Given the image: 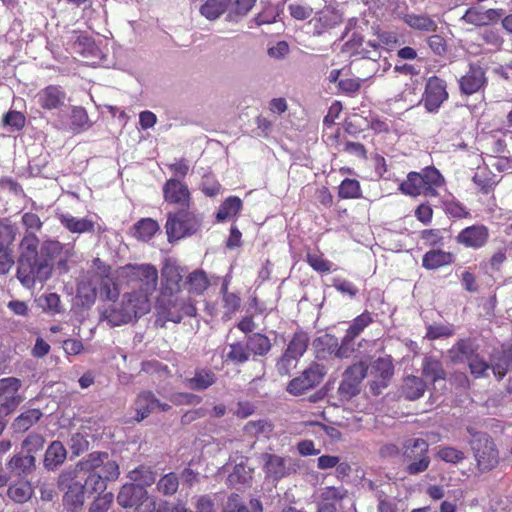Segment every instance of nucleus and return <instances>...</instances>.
<instances>
[{"label": "nucleus", "instance_id": "obj_1", "mask_svg": "<svg viewBox=\"0 0 512 512\" xmlns=\"http://www.w3.org/2000/svg\"><path fill=\"white\" fill-rule=\"evenodd\" d=\"M117 276L131 291L123 294L119 306L106 311L105 318L111 326H120L147 314L158 285V270L152 264H128L118 269Z\"/></svg>", "mask_w": 512, "mask_h": 512}, {"label": "nucleus", "instance_id": "obj_2", "mask_svg": "<svg viewBox=\"0 0 512 512\" xmlns=\"http://www.w3.org/2000/svg\"><path fill=\"white\" fill-rule=\"evenodd\" d=\"M84 475L83 485L88 493H103L106 482L116 480L120 474L116 461L107 453L92 452L75 466Z\"/></svg>", "mask_w": 512, "mask_h": 512}, {"label": "nucleus", "instance_id": "obj_3", "mask_svg": "<svg viewBox=\"0 0 512 512\" xmlns=\"http://www.w3.org/2000/svg\"><path fill=\"white\" fill-rule=\"evenodd\" d=\"M110 270V266L101 259L94 258L78 284L79 296L90 303L95 301L98 294L102 299L115 300L119 295V287L110 277Z\"/></svg>", "mask_w": 512, "mask_h": 512}, {"label": "nucleus", "instance_id": "obj_4", "mask_svg": "<svg viewBox=\"0 0 512 512\" xmlns=\"http://www.w3.org/2000/svg\"><path fill=\"white\" fill-rule=\"evenodd\" d=\"M444 184V178L434 167H426L422 172H410L403 181L399 190L409 196L425 195L433 197L437 195L436 189Z\"/></svg>", "mask_w": 512, "mask_h": 512}, {"label": "nucleus", "instance_id": "obj_5", "mask_svg": "<svg viewBox=\"0 0 512 512\" xmlns=\"http://www.w3.org/2000/svg\"><path fill=\"white\" fill-rule=\"evenodd\" d=\"M196 307L190 298L175 297L166 300L161 297L157 304V318L155 323L164 327L166 322L180 323L185 316L194 317Z\"/></svg>", "mask_w": 512, "mask_h": 512}, {"label": "nucleus", "instance_id": "obj_6", "mask_svg": "<svg viewBox=\"0 0 512 512\" xmlns=\"http://www.w3.org/2000/svg\"><path fill=\"white\" fill-rule=\"evenodd\" d=\"M200 221L198 215L190 209H179L176 213H169L165 226L169 242L196 233Z\"/></svg>", "mask_w": 512, "mask_h": 512}, {"label": "nucleus", "instance_id": "obj_7", "mask_svg": "<svg viewBox=\"0 0 512 512\" xmlns=\"http://www.w3.org/2000/svg\"><path fill=\"white\" fill-rule=\"evenodd\" d=\"M84 475H80L75 468L62 472L59 476V487L65 491L64 503L71 511L80 508L85 500L87 492L83 485Z\"/></svg>", "mask_w": 512, "mask_h": 512}, {"label": "nucleus", "instance_id": "obj_8", "mask_svg": "<svg viewBox=\"0 0 512 512\" xmlns=\"http://www.w3.org/2000/svg\"><path fill=\"white\" fill-rule=\"evenodd\" d=\"M52 274V264L39 257L30 260H19L17 278L26 288H32L36 283H43Z\"/></svg>", "mask_w": 512, "mask_h": 512}, {"label": "nucleus", "instance_id": "obj_9", "mask_svg": "<svg viewBox=\"0 0 512 512\" xmlns=\"http://www.w3.org/2000/svg\"><path fill=\"white\" fill-rule=\"evenodd\" d=\"M470 445L479 469L490 470L498 464V451L490 437L485 434L476 435Z\"/></svg>", "mask_w": 512, "mask_h": 512}, {"label": "nucleus", "instance_id": "obj_10", "mask_svg": "<svg viewBox=\"0 0 512 512\" xmlns=\"http://www.w3.org/2000/svg\"><path fill=\"white\" fill-rule=\"evenodd\" d=\"M74 245L62 244L56 240H46L40 247V259L48 260L52 265L57 261V267L61 272L68 271V261L74 256Z\"/></svg>", "mask_w": 512, "mask_h": 512}, {"label": "nucleus", "instance_id": "obj_11", "mask_svg": "<svg viewBox=\"0 0 512 512\" xmlns=\"http://www.w3.org/2000/svg\"><path fill=\"white\" fill-rule=\"evenodd\" d=\"M428 443L424 439H409L405 443L404 456L411 463L407 467L409 474H418L425 471L430 463L427 456Z\"/></svg>", "mask_w": 512, "mask_h": 512}, {"label": "nucleus", "instance_id": "obj_12", "mask_svg": "<svg viewBox=\"0 0 512 512\" xmlns=\"http://www.w3.org/2000/svg\"><path fill=\"white\" fill-rule=\"evenodd\" d=\"M22 386L20 379L15 377H7L0 379V412L9 414L23 401V397L19 394Z\"/></svg>", "mask_w": 512, "mask_h": 512}, {"label": "nucleus", "instance_id": "obj_13", "mask_svg": "<svg viewBox=\"0 0 512 512\" xmlns=\"http://www.w3.org/2000/svg\"><path fill=\"white\" fill-rule=\"evenodd\" d=\"M489 229L482 224L468 226L456 236V242L466 248L481 249L489 240Z\"/></svg>", "mask_w": 512, "mask_h": 512}, {"label": "nucleus", "instance_id": "obj_14", "mask_svg": "<svg viewBox=\"0 0 512 512\" xmlns=\"http://www.w3.org/2000/svg\"><path fill=\"white\" fill-rule=\"evenodd\" d=\"M164 200L170 204L179 206L180 209H190V192L180 180L171 178L163 186Z\"/></svg>", "mask_w": 512, "mask_h": 512}, {"label": "nucleus", "instance_id": "obj_15", "mask_svg": "<svg viewBox=\"0 0 512 512\" xmlns=\"http://www.w3.org/2000/svg\"><path fill=\"white\" fill-rule=\"evenodd\" d=\"M368 367L365 363L359 362L350 366L343 375L339 386V392L344 397H351L358 392L359 384L365 378Z\"/></svg>", "mask_w": 512, "mask_h": 512}, {"label": "nucleus", "instance_id": "obj_16", "mask_svg": "<svg viewBox=\"0 0 512 512\" xmlns=\"http://www.w3.org/2000/svg\"><path fill=\"white\" fill-rule=\"evenodd\" d=\"M448 97L445 82L437 77H431L427 81L424 106L429 112H435Z\"/></svg>", "mask_w": 512, "mask_h": 512}, {"label": "nucleus", "instance_id": "obj_17", "mask_svg": "<svg viewBox=\"0 0 512 512\" xmlns=\"http://www.w3.org/2000/svg\"><path fill=\"white\" fill-rule=\"evenodd\" d=\"M471 374L476 378L485 377L488 375V371L491 369L493 374L498 380H501L509 371V363L506 358H503L498 363L490 366L482 357L477 353L470 358L468 362Z\"/></svg>", "mask_w": 512, "mask_h": 512}, {"label": "nucleus", "instance_id": "obj_18", "mask_svg": "<svg viewBox=\"0 0 512 512\" xmlns=\"http://www.w3.org/2000/svg\"><path fill=\"white\" fill-rule=\"evenodd\" d=\"M183 279L182 270L171 262H166L161 271V294L173 297L180 291Z\"/></svg>", "mask_w": 512, "mask_h": 512}, {"label": "nucleus", "instance_id": "obj_19", "mask_svg": "<svg viewBox=\"0 0 512 512\" xmlns=\"http://www.w3.org/2000/svg\"><path fill=\"white\" fill-rule=\"evenodd\" d=\"M264 461V471L267 477L274 480H279L295 471L293 460L291 458L265 454Z\"/></svg>", "mask_w": 512, "mask_h": 512}, {"label": "nucleus", "instance_id": "obj_20", "mask_svg": "<svg viewBox=\"0 0 512 512\" xmlns=\"http://www.w3.org/2000/svg\"><path fill=\"white\" fill-rule=\"evenodd\" d=\"M66 99V94L60 86L49 85L35 95L36 103L45 110L60 108Z\"/></svg>", "mask_w": 512, "mask_h": 512}, {"label": "nucleus", "instance_id": "obj_21", "mask_svg": "<svg viewBox=\"0 0 512 512\" xmlns=\"http://www.w3.org/2000/svg\"><path fill=\"white\" fill-rule=\"evenodd\" d=\"M57 218L70 233L83 234L95 231V221L90 217L78 218L70 213H59Z\"/></svg>", "mask_w": 512, "mask_h": 512}, {"label": "nucleus", "instance_id": "obj_22", "mask_svg": "<svg viewBox=\"0 0 512 512\" xmlns=\"http://www.w3.org/2000/svg\"><path fill=\"white\" fill-rule=\"evenodd\" d=\"M134 407L137 414L136 420L141 421L152 411L156 409L166 411L170 406L166 403H161L151 392H142L138 395Z\"/></svg>", "mask_w": 512, "mask_h": 512}, {"label": "nucleus", "instance_id": "obj_23", "mask_svg": "<svg viewBox=\"0 0 512 512\" xmlns=\"http://www.w3.org/2000/svg\"><path fill=\"white\" fill-rule=\"evenodd\" d=\"M146 499H148L147 491L135 484L123 485L117 496L118 504L124 508L138 506Z\"/></svg>", "mask_w": 512, "mask_h": 512}, {"label": "nucleus", "instance_id": "obj_24", "mask_svg": "<svg viewBox=\"0 0 512 512\" xmlns=\"http://www.w3.org/2000/svg\"><path fill=\"white\" fill-rule=\"evenodd\" d=\"M461 91L471 95L479 91L485 84L486 78L484 70L479 66H470L469 71L460 79Z\"/></svg>", "mask_w": 512, "mask_h": 512}, {"label": "nucleus", "instance_id": "obj_25", "mask_svg": "<svg viewBox=\"0 0 512 512\" xmlns=\"http://www.w3.org/2000/svg\"><path fill=\"white\" fill-rule=\"evenodd\" d=\"M454 261L453 253L441 249H432L423 255L422 266L428 270H437L452 264Z\"/></svg>", "mask_w": 512, "mask_h": 512}, {"label": "nucleus", "instance_id": "obj_26", "mask_svg": "<svg viewBox=\"0 0 512 512\" xmlns=\"http://www.w3.org/2000/svg\"><path fill=\"white\" fill-rule=\"evenodd\" d=\"M394 372V367L392 364V359L389 356L380 357L375 360L371 366V375L374 377V383L381 387H385L387 385V380H389Z\"/></svg>", "mask_w": 512, "mask_h": 512}, {"label": "nucleus", "instance_id": "obj_27", "mask_svg": "<svg viewBox=\"0 0 512 512\" xmlns=\"http://www.w3.org/2000/svg\"><path fill=\"white\" fill-rule=\"evenodd\" d=\"M353 341L354 339L348 338L346 334L340 346H338L337 339L331 335H324L316 340L318 344L326 345L329 349L333 348L331 352H334L335 356L338 358H348L351 356L354 351Z\"/></svg>", "mask_w": 512, "mask_h": 512}, {"label": "nucleus", "instance_id": "obj_28", "mask_svg": "<svg viewBox=\"0 0 512 512\" xmlns=\"http://www.w3.org/2000/svg\"><path fill=\"white\" fill-rule=\"evenodd\" d=\"M75 50L84 58L91 60L92 64L98 63L103 58V53L95 41L86 36L78 38L75 43Z\"/></svg>", "mask_w": 512, "mask_h": 512}, {"label": "nucleus", "instance_id": "obj_29", "mask_svg": "<svg viewBox=\"0 0 512 512\" xmlns=\"http://www.w3.org/2000/svg\"><path fill=\"white\" fill-rule=\"evenodd\" d=\"M250 359L246 343L236 342L229 344L223 353L225 363L240 365L246 363Z\"/></svg>", "mask_w": 512, "mask_h": 512}, {"label": "nucleus", "instance_id": "obj_30", "mask_svg": "<svg viewBox=\"0 0 512 512\" xmlns=\"http://www.w3.org/2000/svg\"><path fill=\"white\" fill-rule=\"evenodd\" d=\"M67 451L60 441H53L47 448L44 458V466L48 470H54L66 459Z\"/></svg>", "mask_w": 512, "mask_h": 512}, {"label": "nucleus", "instance_id": "obj_31", "mask_svg": "<svg viewBox=\"0 0 512 512\" xmlns=\"http://www.w3.org/2000/svg\"><path fill=\"white\" fill-rule=\"evenodd\" d=\"M246 345L248 351L254 356H265L271 350L272 344L270 339L262 333H253L247 337Z\"/></svg>", "mask_w": 512, "mask_h": 512}, {"label": "nucleus", "instance_id": "obj_32", "mask_svg": "<svg viewBox=\"0 0 512 512\" xmlns=\"http://www.w3.org/2000/svg\"><path fill=\"white\" fill-rule=\"evenodd\" d=\"M216 381V375L211 370L201 369L194 376L185 379V384L192 390H205Z\"/></svg>", "mask_w": 512, "mask_h": 512}, {"label": "nucleus", "instance_id": "obj_33", "mask_svg": "<svg viewBox=\"0 0 512 512\" xmlns=\"http://www.w3.org/2000/svg\"><path fill=\"white\" fill-rule=\"evenodd\" d=\"M448 354L454 363L469 362L475 354V347L472 342L461 340L448 351Z\"/></svg>", "mask_w": 512, "mask_h": 512}, {"label": "nucleus", "instance_id": "obj_34", "mask_svg": "<svg viewBox=\"0 0 512 512\" xmlns=\"http://www.w3.org/2000/svg\"><path fill=\"white\" fill-rule=\"evenodd\" d=\"M231 4L232 0H206L199 11L203 17L213 21L218 19Z\"/></svg>", "mask_w": 512, "mask_h": 512}, {"label": "nucleus", "instance_id": "obj_35", "mask_svg": "<svg viewBox=\"0 0 512 512\" xmlns=\"http://www.w3.org/2000/svg\"><path fill=\"white\" fill-rule=\"evenodd\" d=\"M404 22L412 29L434 32L437 29V23L427 15L408 13L403 17Z\"/></svg>", "mask_w": 512, "mask_h": 512}, {"label": "nucleus", "instance_id": "obj_36", "mask_svg": "<svg viewBox=\"0 0 512 512\" xmlns=\"http://www.w3.org/2000/svg\"><path fill=\"white\" fill-rule=\"evenodd\" d=\"M11 472L21 476L31 473L35 469V457L33 455H15L8 462Z\"/></svg>", "mask_w": 512, "mask_h": 512}, {"label": "nucleus", "instance_id": "obj_37", "mask_svg": "<svg viewBox=\"0 0 512 512\" xmlns=\"http://www.w3.org/2000/svg\"><path fill=\"white\" fill-rule=\"evenodd\" d=\"M425 383L417 376H407L402 385V392L409 400L420 398L425 392Z\"/></svg>", "mask_w": 512, "mask_h": 512}, {"label": "nucleus", "instance_id": "obj_38", "mask_svg": "<svg viewBox=\"0 0 512 512\" xmlns=\"http://www.w3.org/2000/svg\"><path fill=\"white\" fill-rule=\"evenodd\" d=\"M308 344V334L303 331H298L293 335L292 339L289 341L285 352L291 356H295V358L297 359H300L307 350Z\"/></svg>", "mask_w": 512, "mask_h": 512}, {"label": "nucleus", "instance_id": "obj_39", "mask_svg": "<svg viewBox=\"0 0 512 512\" xmlns=\"http://www.w3.org/2000/svg\"><path fill=\"white\" fill-rule=\"evenodd\" d=\"M340 21L338 13L331 10L321 11L317 17L313 19L314 33L322 34L326 29L334 27Z\"/></svg>", "mask_w": 512, "mask_h": 512}, {"label": "nucleus", "instance_id": "obj_40", "mask_svg": "<svg viewBox=\"0 0 512 512\" xmlns=\"http://www.w3.org/2000/svg\"><path fill=\"white\" fill-rule=\"evenodd\" d=\"M38 245L39 240L36 234L25 233L23 239L20 242L19 260H30L38 258Z\"/></svg>", "mask_w": 512, "mask_h": 512}, {"label": "nucleus", "instance_id": "obj_41", "mask_svg": "<svg viewBox=\"0 0 512 512\" xmlns=\"http://www.w3.org/2000/svg\"><path fill=\"white\" fill-rule=\"evenodd\" d=\"M159 230L158 223L151 218H144L134 225V235L138 240L149 241Z\"/></svg>", "mask_w": 512, "mask_h": 512}, {"label": "nucleus", "instance_id": "obj_42", "mask_svg": "<svg viewBox=\"0 0 512 512\" xmlns=\"http://www.w3.org/2000/svg\"><path fill=\"white\" fill-rule=\"evenodd\" d=\"M42 416L39 409H29L20 414L13 422L16 432L23 433L32 427Z\"/></svg>", "mask_w": 512, "mask_h": 512}, {"label": "nucleus", "instance_id": "obj_43", "mask_svg": "<svg viewBox=\"0 0 512 512\" xmlns=\"http://www.w3.org/2000/svg\"><path fill=\"white\" fill-rule=\"evenodd\" d=\"M33 488L28 481H18L8 489V496L16 503H25L33 495Z\"/></svg>", "mask_w": 512, "mask_h": 512}, {"label": "nucleus", "instance_id": "obj_44", "mask_svg": "<svg viewBox=\"0 0 512 512\" xmlns=\"http://www.w3.org/2000/svg\"><path fill=\"white\" fill-rule=\"evenodd\" d=\"M186 285L191 294H202L209 286V280L203 270H195L187 277Z\"/></svg>", "mask_w": 512, "mask_h": 512}, {"label": "nucleus", "instance_id": "obj_45", "mask_svg": "<svg viewBox=\"0 0 512 512\" xmlns=\"http://www.w3.org/2000/svg\"><path fill=\"white\" fill-rule=\"evenodd\" d=\"M241 208V199L236 196H230L219 207L216 218L218 221H224L226 219L232 218L238 214Z\"/></svg>", "mask_w": 512, "mask_h": 512}, {"label": "nucleus", "instance_id": "obj_46", "mask_svg": "<svg viewBox=\"0 0 512 512\" xmlns=\"http://www.w3.org/2000/svg\"><path fill=\"white\" fill-rule=\"evenodd\" d=\"M347 495V491L342 487H334V486H328L325 487L320 495V503L319 504H325L327 503L328 506H334L336 508H339L340 501L344 499Z\"/></svg>", "mask_w": 512, "mask_h": 512}, {"label": "nucleus", "instance_id": "obj_47", "mask_svg": "<svg viewBox=\"0 0 512 512\" xmlns=\"http://www.w3.org/2000/svg\"><path fill=\"white\" fill-rule=\"evenodd\" d=\"M343 51L350 55H360L363 58H374V55L369 53L366 47H364L362 36L356 33H353L351 38L344 44Z\"/></svg>", "mask_w": 512, "mask_h": 512}, {"label": "nucleus", "instance_id": "obj_48", "mask_svg": "<svg viewBox=\"0 0 512 512\" xmlns=\"http://www.w3.org/2000/svg\"><path fill=\"white\" fill-rule=\"evenodd\" d=\"M422 367L423 375L433 382L445 378V371L443 370L440 361L433 357H425Z\"/></svg>", "mask_w": 512, "mask_h": 512}, {"label": "nucleus", "instance_id": "obj_49", "mask_svg": "<svg viewBox=\"0 0 512 512\" xmlns=\"http://www.w3.org/2000/svg\"><path fill=\"white\" fill-rule=\"evenodd\" d=\"M178 487L179 479L178 476L173 472L162 476L156 484L157 491L164 496L174 495L177 492Z\"/></svg>", "mask_w": 512, "mask_h": 512}, {"label": "nucleus", "instance_id": "obj_50", "mask_svg": "<svg viewBox=\"0 0 512 512\" xmlns=\"http://www.w3.org/2000/svg\"><path fill=\"white\" fill-rule=\"evenodd\" d=\"M129 478L135 482V485H139L145 489L146 486H151L155 480V474L149 468L141 466L129 472Z\"/></svg>", "mask_w": 512, "mask_h": 512}, {"label": "nucleus", "instance_id": "obj_51", "mask_svg": "<svg viewBox=\"0 0 512 512\" xmlns=\"http://www.w3.org/2000/svg\"><path fill=\"white\" fill-rule=\"evenodd\" d=\"M256 0H235L234 5L227 14V20L238 22L253 8Z\"/></svg>", "mask_w": 512, "mask_h": 512}, {"label": "nucleus", "instance_id": "obj_52", "mask_svg": "<svg viewBox=\"0 0 512 512\" xmlns=\"http://www.w3.org/2000/svg\"><path fill=\"white\" fill-rule=\"evenodd\" d=\"M339 197L342 199H355L361 196L360 183L355 179H344L338 191Z\"/></svg>", "mask_w": 512, "mask_h": 512}, {"label": "nucleus", "instance_id": "obj_53", "mask_svg": "<svg viewBox=\"0 0 512 512\" xmlns=\"http://www.w3.org/2000/svg\"><path fill=\"white\" fill-rule=\"evenodd\" d=\"M373 319L369 312H364L356 317L346 331L348 338L355 339L360 333L372 323Z\"/></svg>", "mask_w": 512, "mask_h": 512}, {"label": "nucleus", "instance_id": "obj_54", "mask_svg": "<svg viewBox=\"0 0 512 512\" xmlns=\"http://www.w3.org/2000/svg\"><path fill=\"white\" fill-rule=\"evenodd\" d=\"M490 13L491 11L484 12L478 8H470L462 16L461 20L476 26H482L488 24L491 20Z\"/></svg>", "mask_w": 512, "mask_h": 512}, {"label": "nucleus", "instance_id": "obj_55", "mask_svg": "<svg viewBox=\"0 0 512 512\" xmlns=\"http://www.w3.org/2000/svg\"><path fill=\"white\" fill-rule=\"evenodd\" d=\"M38 305L45 311L50 313H59L61 311L60 297L56 293H49L39 297Z\"/></svg>", "mask_w": 512, "mask_h": 512}, {"label": "nucleus", "instance_id": "obj_56", "mask_svg": "<svg viewBox=\"0 0 512 512\" xmlns=\"http://www.w3.org/2000/svg\"><path fill=\"white\" fill-rule=\"evenodd\" d=\"M16 228L8 221H0V247H8L15 239Z\"/></svg>", "mask_w": 512, "mask_h": 512}, {"label": "nucleus", "instance_id": "obj_57", "mask_svg": "<svg viewBox=\"0 0 512 512\" xmlns=\"http://www.w3.org/2000/svg\"><path fill=\"white\" fill-rule=\"evenodd\" d=\"M444 209L447 214L454 218H466L470 215L469 211L460 202L452 199L444 202Z\"/></svg>", "mask_w": 512, "mask_h": 512}, {"label": "nucleus", "instance_id": "obj_58", "mask_svg": "<svg viewBox=\"0 0 512 512\" xmlns=\"http://www.w3.org/2000/svg\"><path fill=\"white\" fill-rule=\"evenodd\" d=\"M113 494L110 492L100 494L91 504L89 512H107L113 502Z\"/></svg>", "mask_w": 512, "mask_h": 512}, {"label": "nucleus", "instance_id": "obj_59", "mask_svg": "<svg viewBox=\"0 0 512 512\" xmlns=\"http://www.w3.org/2000/svg\"><path fill=\"white\" fill-rule=\"evenodd\" d=\"M251 479L250 471H247L245 466L239 464L236 465L233 471L228 476V482L231 485L245 484Z\"/></svg>", "mask_w": 512, "mask_h": 512}, {"label": "nucleus", "instance_id": "obj_60", "mask_svg": "<svg viewBox=\"0 0 512 512\" xmlns=\"http://www.w3.org/2000/svg\"><path fill=\"white\" fill-rule=\"evenodd\" d=\"M298 361L299 359L295 358V356H291L284 352L276 364L277 371L281 375H288L293 369L296 368Z\"/></svg>", "mask_w": 512, "mask_h": 512}, {"label": "nucleus", "instance_id": "obj_61", "mask_svg": "<svg viewBox=\"0 0 512 512\" xmlns=\"http://www.w3.org/2000/svg\"><path fill=\"white\" fill-rule=\"evenodd\" d=\"M303 376L306 378L308 386L312 388L320 383L324 376L323 367L315 364L303 371Z\"/></svg>", "mask_w": 512, "mask_h": 512}, {"label": "nucleus", "instance_id": "obj_62", "mask_svg": "<svg viewBox=\"0 0 512 512\" xmlns=\"http://www.w3.org/2000/svg\"><path fill=\"white\" fill-rule=\"evenodd\" d=\"M21 220L26 229V233L36 234V232H38L42 227V222L39 216L35 213L26 212L22 215Z\"/></svg>", "mask_w": 512, "mask_h": 512}, {"label": "nucleus", "instance_id": "obj_63", "mask_svg": "<svg viewBox=\"0 0 512 512\" xmlns=\"http://www.w3.org/2000/svg\"><path fill=\"white\" fill-rule=\"evenodd\" d=\"M3 123L4 125L11 127L13 130H19L25 124V117L20 112L10 111L4 115Z\"/></svg>", "mask_w": 512, "mask_h": 512}, {"label": "nucleus", "instance_id": "obj_64", "mask_svg": "<svg viewBox=\"0 0 512 512\" xmlns=\"http://www.w3.org/2000/svg\"><path fill=\"white\" fill-rule=\"evenodd\" d=\"M438 456L445 462L458 463L464 459L462 451L452 447L441 448L438 452Z\"/></svg>", "mask_w": 512, "mask_h": 512}]
</instances>
